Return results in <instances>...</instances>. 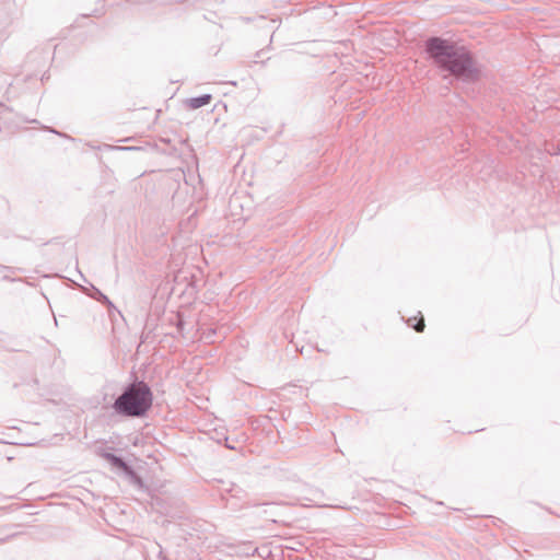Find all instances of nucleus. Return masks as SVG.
I'll return each instance as SVG.
<instances>
[{"instance_id":"4","label":"nucleus","mask_w":560,"mask_h":560,"mask_svg":"<svg viewBox=\"0 0 560 560\" xmlns=\"http://www.w3.org/2000/svg\"><path fill=\"white\" fill-rule=\"evenodd\" d=\"M407 323L409 326H412L413 329L418 332H422L424 330L425 324L421 313H419L418 316L410 317Z\"/></svg>"},{"instance_id":"5","label":"nucleus","mask_w":560,"mask_h":560,"mask_svg":"<svg viewBox=\"0 0 560 560\" xmlns=\"http://www.w3.org/2000/svg\"><path fill=\"white\" fill-rule=\"evenodd\" d=\"M108 457L110 458V460L113 462V464H114L116 467H118V468H120V469H124V470H128L127 465H126V464H125L120 458L115 457V456H112V455H110V456H108Z\"/></svg>"},{"instance_id":"2","label":"nucleus","mask_w":560,"mask_h":560,"mask_svg":"<svg viewBox=\"0 0 560 560\" xmlns=\"http://www.w3.org/2000/svg\"><path fill=\"white\" fill-rule=\"evenodd\" d=\"M152 405V394L143 382L132 384L115 402L117 411L142 416Z\"/></svg>"},{"instance_id":"3","label":"nucleus","mask_w":560,"mask_h":560,"mask_svg":"<svg viewBox=\"0 0 560 560\" xmlns=\"http://www.w3.org/2000/svg\"><path fill=\"white\" fill-rule=\"evenodd\" d=\"M212 100V96L210 94H205L199 97H192L186 101V106L189 109H197L199 107L208 105Z\"/></svg>"},{"instance_id":"1","label":"nucleus","mask_w":560,"mask_h":560,"mask_svg":"<svg viewBox=\"0 0 560 560\" xmlns=\"http://www.w3.org/2000/svg\"><path fill=\"white\" fill-rule=\"evenodd\" d=\"M425 50L434 62L452 74L472 79L476 69L469 54L454 43L440 37H432L425 43Z\"/></svg>"}]
</instances>
